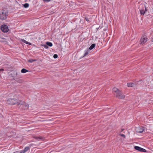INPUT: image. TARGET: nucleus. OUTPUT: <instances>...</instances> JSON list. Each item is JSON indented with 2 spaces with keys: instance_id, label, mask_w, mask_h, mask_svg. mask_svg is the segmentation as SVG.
<instances>
[{
  "instance_id": "nucleus-23",
  "label": "nucleus",
  "mask_w": 153,
  "mask_h": 153,
  "mask_svg": "<svg viewBox=\"0 0 153 153\" xmlns=\"http://www.w3.org/2000/svg\"><path fill=\"white\" fill-rule=\"evenodd\" d=\"M119 135L121 137H123L124 138H126V136L125 135L123 134H120Z\"/></svg>"
},
{
  "instance_id": "nucleus-24",
  "label": "nucleus",
  "mask_w": 153,
  "mask_h": 153,
  "mask_svg": "<svg viewBox=\"0 0 153 153\" xmlns=\"http://www.w3.org/2000/svg\"><path fill=\"white\" fill-rule=\"evenodd\" d=\"M51 0H43V1L45 2H48Z\"/></svg>"
},
{
  "instance_id": "nucleus-13",
  "label": "nucleus",
  "mask_w": 153,
  "mask_h": 153,
  "mask_svg": "<svg viewBox=\"0 0 153 153\" xmlns=\"http://www.w3.org/2000/svg\"><path fill=\"white\" fill-rule=\"evenodd\" d=\"M22 42H23L26 44H28L30 45H31V43L30 42H27V41H26V40H24V39H22Z\"/></svg>"
},
{
  "instance_id": "nucleus-5",
  "label": "nucleus",
  "mask_w": 153,
  "mask_h": 153,
  "mask_svg": "<svg viewBox=\"0 0 153 153\" xmlns=\"http://www.w3.org/2000/svg\"><path fill=\"white\" fill-rule=\"evenodd\" d=\"M147 37L145 36H143L140 40V44L143 45L147 41Z\"/></svg>"
},
{
  "instance_id": "nucleus-11",
  "label": "nucleus",
  "mask_w": 153,
  "mask_h": 153,
  "mask_svg": "<svg viewBox=\"0 0 153 153\" xmlns=\"http://www.w3.org/2000/svg\"><path fill=\"white\" fill-rule=\"evenodd\" d=\"M127 85L128 87H134V84L133 83H128L127 84Z\"/></svg>"
},
{
  "instance_id": "nucleus-16",
  "label": "nucleus",
  "mask_w": 153,
  "mask_h": 153,
  "mask_svg": "<svg viewBox=\"0 0 153 153\" xmlns=\"http://www.w3.org/2000/svg\"><path fill=\"white\" fill-rule=\"evenodd\" d=\"M140 13L141 15H144L145 13L143 10H140Z\"/></svg>"
},
{
  "instance_id": "nucleus-20",
  "label": "nucleus",
  "mask_w": 153,
  "mask_h": 153,
  "mask_svg": "<svg viewBox=\"0 0 153 153\" xmlns=\"http://www.w3.org/2000/svg\"><path fill=\"white\" fill-rule=\"evenodd\" d=\"M42 46H43L46 49H47L48 48V46L47 45H42Z\"/></svg>"
},
{
  "instance_id": "nucleus-8",
  "label": "nucleus",
  "mask_w": 153,
  "mask_h": 153,
  "mask_svg": "<svg viewBox=\"0 0 153 153\" xmlns=\"http://www.w3.org/2000/svg\"><path fill=\"white\" fill-rule=\"evenodd\" d=\"M136 131L138 133H141L144 130V128L143 127H138L136 128Z\"/></svg>"
},
{
  "instance_id": "nucleus-12",
  "label": "nucleus",
  "mask_w": 153,
  "mask_h": 153,
  "mask_svg": "<svg viewBox=\"0 0 153 153\" xmlns=\"http://www.w3.org/2000/svg\"><path fill=\"white\" fill-rule=\"evenodd\" d=\"M95 46V44H93L90 46L89 47V49L90 50H91L93 49Z\"/></svg>"
},
{
  "instance_id": "nucleus-7",
  "label": "nucleus",
  "mask_w": 153,
  "mask_h": 153,
  "mask_svg": "<svg viewBox=\"0 0 153 153\" xmlns=\"http://www.w3.org/2000/svg\"><path fill=\"white\" fill-rule=\"evenodd\" d=\"M134 148L135 149L138 150L139 152H146V151L145 149L140 147L136 146H135Z\"/></svg>"
},
{
  "instance_id": "nucleus-22",
  "label": "nucleus",
  "mask_w": 153,
  "mask_h": 153,
  "mask_svg": "<svg viewBox=\"0 0 153 153\" xmlns=\"http://www.w3.org/2000/svg\"><path fill=\"white\" fill-rule=\"evenodd\" d=\"M58 57V56L57 54H55L53 56V57L55 59L57 58Z\"/></svg>"
},
{
  "instance_id": "nucleus-6",
  "label": "nucleus",
  "mask_w": 153,
  "mask_h": 153,
  "mask_svg": "<svg viewBox=\"0 0 153 153\" xmlns=\"http://www.w3.org/2000/svg\"><path fill=\"white\" fill-rule=\"evenodd\" d=\"M1 30L4 32H7L8 31V28L7 26L5 25H2L1 27Z\"/></svg>"
},
{
  "instance_id": "nucleus-1",
  "label": "nucleus",
  "mask_w": 153,
  "mask_h": 153,
  "mask_svg": "<svg viewBox=\"0 0 153 153\" xmlns=\"http://www.w3.org/2000/svg\"><path fill=\"white\" fill-rule=\"evenodd\" d=\"M113 91L116 97L119 99H123L125 98V95L117 88H113Z\"/></svg>"
},
{
  "instance_id": "nucleus-14",
  "label": "nucleus",
  "mask_w": 153,
  "mask_h": 153,
  "mask_svg": "<svg viewBox=\"0 0 153 153\" xmlns=\"http://www.w3.org/2000/svg\"><path fill=\"white\" fill-rule=\"evenodd\" d=\"M46 44L48 46H49L50 47H51L53 45L52 43L49 42H47L46 43Z\"/></svg>"
},
{
  "instance_id": "nucleus-26",
  "label": "nucleus",
  "mask_w": 153,
  "mask_h": 153,
  "mask_svg": "<svg viewBox=\"0 0 153 153\" xmlns=\"http://www.w3.org/2000/svg\"><path fill=\"white\" fill-rule=\"evenodd\" d=\"M85 20H86L88 22L89 21V19H88V18H86V17H85Z\"/></svg>"
},
{
  "instance_id": "nucleus-3",
  "label": "nucleus",
  "mask_w": 153,
  "mask_h": 153,
  "mask_svg": "<svg viewBox=\"0 0 153 153\" xmlns=\"http://www.w3.org/2000/svg\"><path fill=\"white\" fill-rule=\"evenodd\" d=\"M19 105H20L21 108L23 109H27L29 107V105L26 103L24 101L20 100Z\"/></svg>"
},
{
  "instance_id": "nucleus-9",
  "label": "nucleus",
  "mask_w": 153,
  "mask_h": 153,
  "mask_svg": "<svg viewBox=\"0 0 153 153\" xmlns=\"http://www.w3.org/2000/svg\"><path fill=\"white\" fill-rule=\"evenodd\" d=\"M20 74L19 72H14L13 73V76H12L13 78L14 79L16 80L18 79L19 77L18 76H16L19 75V74Z\"/></svg>"
},
{
  "instance_id": "nucleus-2",
  "label": "nucleus",
  "mask_w": 153,
  "mask_h": 153,
  "mask_svg": "<svg viewBox=\"0 0 153 153\" xmlns=\"http://www.w3.org/2000/svg\"><path fill=\"white\" fill-rule=\"evenodd\" d=\"M19 102L20 100H17L13 98H9L7 101V103L11 105L16 104L17 105H19Z\"/></svg>"
},
{
  "instance_id": "nucleus-18",
  "label": "nucleus",
  "mask_w": 153,
  "mask_h": 153,
  "mask_svg": "<svg viewBox=\"0 0 153 153\" xmlns=\"http://www.w3.org/2000/svg\"><path fill=\"white\" fill-rule=\"evenodd\" d=\"M29 149L30 148H29V147H26L25 148V149H24V151L26 152H27Z\"/></svg>"
},
{
  "instance_id": "nucleus-25",
  "label": "nucleus",
  "mask_w": 153,
  "mask_h": 153,
  "mask_svg": "<svg viewBox=\"0 0 153 153\" xmlns=\"http://www.w3.org/2000/svg\"><path fill=\"white\" fill-rule=\"evenodd\" d=\"M25 152L24 151V150H23L20 151V153H25Z\"/></svg>"
},
{
  "instance_id": "nucleus-28",
  "label": "nucleus",
  "mask_w": 153,
  "mask_h": 153,
  "mask_svg": "<svg viewBox=\"0 0 153 153\" xmlns=\"http://www.w3.org/2000/svg\"><path fill=\"white\" fill-rule=\"evenodd\" d=\"M124 130V129H121V132H122Z\"/></svg>"
},
{
  "instance_id": "nucleus-21",
  "label": "nucleus",
  "mask_w": 153,
  "mask_h": 153,
  "mask_svg": "<svg viewBox=\"0 0 153 153\" xmlns=\"http://www.w3.org/2000/svg\"><path fill=\"white\" fill-rule=\"evenodd\" d=\"M88 52L87 51H85V53L84 55L83 56H86V55H88Z\"/></svg>"
},
{
  "instance_id": "nucleus-17",
  "label": "nucleus",
  "mask_w": 153,
  "mask_h": 153,
  "mask_svg": "<svg viewBox=\"0 0 153 153\" xmlns=\"http://www.w3.org/2000/svg\"><path fill=\"white\" fill-rule=\"evenodd\" d=\"M36 61V59H30L28 60V62L30 63H32V62H33L34 61Z\"/></svg>"
},
{
  "instance_id": "nucleus-30",
  "label": "nucleus",
  "mask_w": 153,
  "mask_h": 153,
  "mask_svg": "<svg viewBox=\"0 0 153 153\" xmlns=\"http://www.w3.org/2000/svg\"><path fill=\"white\" fill-rule=\"evenodd\" d=\"M11 75L13 76V74H11Z\"/></svg>"
},
{
  "instance_id": "nucleus-27",
  "label": "nucleus",
  "mask_w": 153,
  "mask_h": 153,
  "mask_svg": "<svg viewBox=\"0 0 153 153\" xmlns=\"http://www.w3.org/2000/svg\"><path fill=\"white\" fill-rule=\"evenodd\" d=\"M145 11H145V12H146V11H147V9L146 8L145 6Z\"/></svg>"
},
{
  "instance_id": "nucleus-10",
  "label": "nucleus",
  "mask_w": 153,
  "mask_h": 153,
  "mask_svg": "<svg viewBox=\"0 0 153 153\" xmlns=\"http://www.w3.org/2000/svg\"><path fill=\"white\" fill-rule=\"evenodd\" d=\"M33 138L37 140H44V138L42 137H39V136H34L33 137Z\"/></svg>"
},
{
  "instance_id": "nucleus-19",
  "label": "nucleus",
  "mask_w": 153,
  "mask_h": 153,
  "mask_svg": "<svg viewBox=\"0 0 153 153\" xmlns=\"http://www.w3.org/2000/svg\"><path fill=\"white\" fill-rule=\"evenodd\" d=\"M23 6L25 8H27L29 7V4L28 3H25L23 4Z\"/></svg>"
},
{
  "instance_id": "nucleus-15",
  "label": "nucleus",
  "mask_w": 153,
  "mask_h": 153,
  "mask_svg": "<svg viewBox=\"0 0 153 153\" xmlns=\"http://www.w3.org/2000/svg\"><path fill=\"white\" fill-rule=\"evenodd\" d=\"M28 71L25 68L22 69L21 70V72L23 73H25Z\"/></svg>"
},
{
  "instance_id": "nucleus-29",
  "label": "nucleus",
  "mask_w": 153,
  "mask_h": 153,
  "mask_svg": "<svg viewBox=\"0 0 153 153\" xmlns=\"http://www.w3.org/2000/svg\"><path fill=\"white\" fill-rule=\"evenodd\" d=\"M20 81V80H19V81H17V82H21Z\"/></svg>"
},
{
  "instance_id": "nucleus-4",
  "label": "nucleus",
  "mask_w": 153,
  "mask_h": 153,
  "mask_svg": "<svg viewBox=\"0 0 153 153\" xmlns=\"http://www.w3.org/2000/svg\"><path fill=\"white\" fill-rule=\"evenodd\" d=\"M7 16V13L6 11L3 10L0 13V18L2 20L6 19Z\"/></svg>"
}]
</instances>
